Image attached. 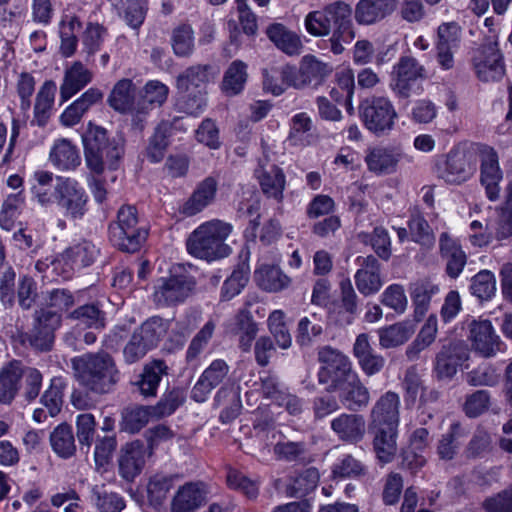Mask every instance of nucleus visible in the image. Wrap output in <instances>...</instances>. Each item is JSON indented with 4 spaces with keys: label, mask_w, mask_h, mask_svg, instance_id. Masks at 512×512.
Here are the masks:
<instances>
[{
    "label": "nucleus",
    "mask_w": 512,
    "mask_h": 512,
    "mask_svg": "<svg viewBox=\"0 0 512 512\" xmlns=\"http://www.w3.org/2000/svg\"><path fill=\"white\" fill-rule=\"evenodd\" d=\"M352 8L344 1L330 3L320 10L309 12L305 17L307 32L315 37L330 35V49L341 54L356 34L352 19Z\"/></svg>",
    "instance_id": "obj_1"
},
{
    "label": "nucleus",
    "mask_w": 512,
    "mask_h": 512,
    "mask_svg": "<svg viewBox=\"0 0 512 512\" xmlns=\"http://www.w3.org/2000/svg\"><path fill=\"white\" fill-rule=\"evenodd\" d=\"M82 143L85 163L91 174L101 175L106 169L116 170L124 155V141L92 122L82 134Z\"/></svg>",
    "instance_id": "obj_2"
},
{
    "label": "nucleus",
    "mask_w": 512,
    "mask_h": 512,
    "mask_svg": "<svg viewBox=\"0 0 512 512\" xmlns=\"http://www.w3.org/2000/svg\"><path fill=\"white\" fill-rule=\"evenodd\" d=\"M74 376L88 391L107 394L120 379L119 370L106 352L87 353L71 360Z\"/></svg>",
    "instance_id": "obj_3"
},
{
    "label": "nucleus",
    "mask_w": 512,
    "mask_h": 512,
    "mask_svg": "<svg viewBox=\"0 0 512 512\" xmlns=\"http://www.w3.org/2000/svg\"><path fill=\"white\" fill-rule=\"evenodd\" d=\"M109 241L118 250L135 253L140 250L147 239L148 230L139 225L138 210L134 205H122L116 220L108 226Z\"/></svg>",
    "instance_id": "obj_4"
},
{
    "label": "nucleus",
    "mask_w": 512,
    "mask_h": 512,
    "mask_svg": "<svg viewBox=\"0 0 512 512\" xmlns=\"http://www.w3.org/2000/svg\"><path fill=\"white\" fill-rule=\"evenodd\" d=\"M170 328V321L151 316L136 327L123 348L125 363L134 364L158 347Z\"/></svg>",
    "instance_id": "obj_5"
},
{
    "label": "nucleus",
    "mask_w": 512,
    "mask_h": 512,
    "mask_svg": "<svg viewBox=\"0 0 512 512\" xmlns=\"http://www.w3.org/2000/svg\"><path fill=\"white\" fill-rule=\"evenodd\" d=\"M186 247L189 254L206 261L224 256V223L212 220L201 224L188 237Z\"/></svg>",
    "instance_id": "obj_6"
},
{
    "label": "nucleus",
    "mask_w": 512,
    "mask_h": 512,
    "mask_svg": "<svg viewBox=\"0 0 512 512\" xmlns=\"http://www.w3.org/2000/svg\"><path fill=\"white\" fill-rule=\"evenodd\" d=\"M424 67L411 56H402L393 66L389 87L398 99H408L423 91Z\"/></svg>",
    "instance_id": "obj_7"
},
{
    "label": "nucleus",
    "mask_w": 512,
    "mask_h": 512,
    "mask_svg": "<svg viewBox=\"0 0 512 512\" xmlns=\"http://www.w3.org/2000/svg\"><path fill=\"white\" fill-rule=\"evenodd\" d=\"M359 111L365 127L377 136L389 134L398 117L392 102L384 96L365 99L360 104Z\"/></svg>",
    "instance_id": "obj_8"
},
{
    "label": "nucleus",
    "mask_w": 512,
    "mask_h": 512,
    "mask_svg": "<svg viewBox=\"0 0 512 512\" xmlns=\"http://www.w3.org/2000/svg\"><path fill=\"white\" fill-rule=\"evenodd\" d=\"M100 250L94 243L83 240L65 249L52 260V269L62 279L72 277L75 270L92 265L98 258Z\"/></svg>",
    "instance_id": "obj_9"
},
{
    "label": "nucleus",
    "mask_w": 512,
    "mask_h": 512,
    "mask_svg": "<svg viewBox=\"0 0 512 512\" xmlns=\"http://www.w3.org/2000/svg\"><path fill=\"white\" fill-rule=\"evenodd\" d=\"M476 171L474 154L470 151L452 149L435 163V173L447 184H461Z\"/></svg>",
    "instance_id": "obj_10"
},
{
    "label": "nucleus",
    "mask_w": 512,
    "mask_h": 512,
    "mask_svg": "<svg viewBox=\"0 0 512 512\" xmlns=\"http://www.w3.org/2000/svg\"><path fill=\"white\" fill-rule=\"evenodd\" d=\"M332 72V65L318 60L313 55H306L299 69L287 66L283 68L281 76L289 86L300 89L306 86L318 87Z\"/></svg>",
    "instance_id": "obj_11"
},
{
    "label": "nucleus",
    "mask_w": 512,
    "mask_h": 512,
    "mask_svg": "<svg viewBox=\"0 0 512 512\" xmlns=\"http://www.w3.org/2000/svg\"><path fill=\"white\" fill-rule=\"evenodd\" d=\"M56 203L67 218L82 219L87 212L88 195L81 184L69 177H56Z\"/></svg>",
    "instance_id": "obj_12"
},
{
    "label": "nucleus",
    "mask_w": 512,
    "mask_h": 512,
    "mask_svg": "<svg viewBox=\"0 0 512 512\" xmlns=\"http://www.w3.org/2000/svg\"><path fill=\"white\" fill-rule=\"evenodd\" d=\"M318 359L322 364L318 372L320 384L331 383L333 389L342 385L344 381L356 376L351 368L347 356L329 346L323 347L318 353Z\"/></svg>",
    "instance_id": "obj_13"
},
{
    "label": "nucleus",
    "mask_w": 512,
    "mask_h": 512,
    "mask_svg": "<svg viewBox=\"0 0 512 512\" xmlns=\"http://www.w3.org/2000/svg\"><path fill=\"white\" fill-rule=\"evenodd\" d=\"M195 285L194 278L184 274L162 277L154 286V302L158 306L182 303L191 295Z\"/></svg>",
    "instance_id": "obj_14"
},
{
    "label": "nucleus",
    "mask_w": 512,
    "mask_h": 512,
    "mask_svg": "<svg viewBox=\"0 0 512 512\" xmlns=\"http://www.w3.org/2000/svg\"><path fill=\"white\" fill-rule=\"evenodd\" d=\"M61 325V315L50 309L36 311L32 329L23 336V342L39 351H49L54 342V333Z\"/></svg>",
    "instance_id": "obj_15"
},
{
    "label": "nucleus",
    "mask_w": 512,
    "mask_h": 512,
    "mask_svg": "<svg viewBox=\"0 0 512 512\" xmlns=\"http://www.w3.org/2000/svg\"><path fill=\"white\" fill-rule=\"evenodd\" d=\"M473 66L477 77L483 82H495L503 78L505 66L496 41L489 40L475 51Z\"/></svg>",
    "instance_id": "obj_16"
},
{
    "label": "nucleus",
    "mask_w": 512,
    "mask_h": 512,
    "mask_svg": "<svg viewBox=\"0 0 512 512\" xmlns=\"http://www.w3.org/2000/svg\"><path fill=\"white\" fill-rule=\"evenodd\" d=\"M168 95V86L158 80H150L143 86L139 97L136 99L135 130H144L150 112L156 107H161L166 102Z\"/></svg>",
    "instance_id": "obj_17"
},
{
    "label": "nucleus",
    "mask_w": 512,
    "mask_h": 512,
    "mask_svg": "<svg viewBox=\"0 0 512 512\" xmlns=\"http://www.w3.org/2000/svg\"><path fill=\"white\" fill-rule=\"evenodd\" d=\"M476 153L479 155L481 162V184L485 187L487 197L491 201H495L499 198V182L503 177L499 166L498 154L494 148L485 144H477Z\"/></svg>",
    "instance_id": "obj_18"
},
{
    "label": "nucleus",
    "mask_w": 512,
    "mask_h": 512,
    "mask_svg": "<svg viewBox=\"0 0 512 512\" xmlns=\"http://www.w3.org/2000/svg\"><path fill=\"white\" fill-rule=\"evenodd\" d=\"M468 327L472 347L482 356L491 357L502 350L503 343L489 320H472Z\"/></svg>",
    "instance_id": "obj_19"
},
{
    "label": "nucleus",
    "mask_w": 512,
    "mask_h": 512,
    "mask_svg": "<svg viewBox=\"0 0 512 512\" xmlns=\"http://www.w3.org/2000/svg\"><path fill=\"white\" fill-rule=\"evenodd\" d=\"M469 356L467 346L461 341L443 345L435 358V372L439 379H451Z\"/></svg>",
    "instance_id": "obj_20"
},
{
    "label": "nucleus",
    "mask_w": 512,
    "mask_h": 512,
    "mask_svg": "<svg viewBox=\"0 0 512 512\" xmlns=\"http://www.w3.org/2000/svg\"><path fill=\"white\" fill-rule=\"evenodd\" d=\"M399 408V395L392 391L386 392L375 402L370 411V427H398Z\"/></svg>",
    "instance_id": "obj_21"
},
{
    "label": "nucleus",
    "mask_w": 512,
    "mask_h": 512,
    "mask_svg": "<svg viewBox=\"0 0 512 512\" xmlns=\"http://www.w3.org/2000/svg\"><path fill=\"white\" fill-rule=\"evenodd\" d=\"M147 448L140 440L127 443L118 459L119 475L126 481H133L143 470Z\"/></svg>",
    "instance_id": "obj_22"
},
{
    "label": "nucleus",
    "mask_w": 512,
    "mask_h": 512,
    "mask_svg": "<svg viewBox=\"0 0 512 512\" xmlns=\"http://www.w3.org/2000/svg\"><path fill=\"white\" fill-rule=\"evenodd\" d=\"M331 430L344 442L356 444L363 440L366 433V421L357 412L341 413L331 421Z\"/></svg>",
    "instance_id": "obj_23"
},
{
    "label": "nucleus",
    "mask_w": 512,
    "mask_h": 512,
    "mask_svg": "<svg viewBox=\"0 0 512 512\" xmlns=\"http://www.w3.org/2000/svg\"><path fill=\"white\" fill-rule=\"evenodd\" d=\"M360 268L355 273L354 279L358 291L364 296L376 294L382 287L380 276V263L373 256L358 257Z\"/></svg>",
    "instance_id": "obj_24"
},
{
    "label": "nucleus",
    "mask_w": 512,
    "mask_h": 512,
    "mask_svg": "<svg viewBox=\"0 0 512 512\" xmlns=\"http://www.w3.org/2000/svg\"><path fill=\"white\" fill-rule=\"evenodd\" d=\"M217 187L218 182L214 177H206L197 185L191 196L180 206V214L185 217H192L202 212L213 202Z\"/></svg>",
    "instance_id": "obj_25"
},
{
    "label": "nucleus",
    "mask_w": 512,
    "mask_h": 512,
    "mask_svg": "<svg viewBox=\"0 0 512 512\" xmlns=\"http://www.w3.org/2000/svg\"><path fill=\"white\" fill-rule=\"evenodd\" d=\"M206 495L203 483H185L172 499L171 512H194L206 502Z\"/></svg>",
    "instance_id": "obj_26"
},
{
    "label": "nucleus",
    "mask_w": 512,
    "mask_h": 512,
    "mask_svg": "<svg viewBox=\"0 0 512 512\" xmlns=\"http://www.w3.org/2000/svg\"><path fill=\"white\" fill-rule=\"evenodd\" d=\"M335 390L338 391L340 402L351 412L363 410L370 402L369 390L357 376L344 381Z\"/></svg>",
    "instance_id": "obj_27"
},
{
    "label": "nucleus",
    "mask_w": 512,
    "mask_h": 512,
    "mask_svg": "<svg viewBox=\"0 0 512 512\" xmlns=\"http://www.w3.org/2000/svg\"><path fill=\"white\" fill-rule=\"evenodd\" d=\"M135 84L131 79H121L113 87L107 102L109 106L120 113L131 114V124L134 128V119L136 118L135 107Z\"/></svg>",
    "instance_id": "obj_28"
},
{
    "label": "nucleus",
    "mask_w": 512,
    "mask_h": 512,
    "mask_svg": "<svg viewBox=\"0 0 512 512\" xmlns=\"http://www.w3.org/2000/svg\"><path fill=\"white\" fill-rule=\"evenodd\" d=\"M439 249L442 258L446 260L447 275L453 279L457 278L467 262V256L461 245L447 232H443L439 238Z\"/></svg>",
    "instance_id": "obj_29"
},
{
    "label": "nucleus",
    "mask_w": 512,
    "mask_h": 512,
    "mask_svg": "<svg viewBox=\"0 0 512 512\" xmlns=\"http://www.w3.org/2000/svg\"><path fill=\"white\" fill-rule=\"evenodd\" d=\"M23 372V363L19 360H11L0 368L1 404H10L15 399L20 389Z\"/></svg>",
    "instance_id": "obj_30"
},
{
    "label": "nucleus",
    "mask_w": 512,
    "mask_h": 512,
    "mask_svg": "<svg viewBox=\"0 0 512 512\" xmlns=\"http://www.w3.org/2000/svg\"><path fill=\"white\" fill-rule=\"evenodd\" d=\"M93 79V73L80 61L74 62L65 70L60 86V98L65 102L87 86Z\"/></svg>",
    "instance_id": "obj_31"
},
{
    "label": "nucleus",
    "mask_w": 512,
    "mask_h": 512,
    "mask_svg": "<svg viewBox=\"0 0 512 512\" xmlns=\"http://www.w3.org/2000/svg\"><path fill=\"white\" fill-rule=\"evenodd\" d=\"M262 193L278 204L283 202V192L286 187V177L283 170L272 165L269 169L260 168L255 170Z\"/></svg>",
    "instance_id": "obj_32"
},
{
    "label": "nucleus",
    "mask_w": 512,
    "mask_h": 512,
    "mask_svg": "<svg viewBox=\"0 0 512 512\" xmlns=\"http://www.w3.org/2000/svg\"><path fill=\"white\" fill-rule=\"evenodd\" d=\"M353 352L360 367L368 376L379 373L385 365L384 357L374 351L369 343V337L365 333L357 336Z\"/></svg>",
    "instance_id": "obj_33"
},
{
    "label": "nucleus",
    "mask_w": 512,
    "mask_h": 512,
    "mask_svg": "<svg viewBox=\"0 0 512 512\" xmlns=\"http://www.w3.org/2000/svg\"><path fill=\"white\" fill-rule=\"evenodd\" d=\"M398 0H360L356 5L355 19L359 24H373L396 8Z\"/></svg>",
    "instance_id": "obj_34"
},
{
    "label": "nucleus",
    "mask_w": 512,
    "mask_h": 512,
    "mask_svg": "<svg viewBox=\"0 0 512 512\" xmlns=\"http://www.w3.org/2000/svg\"><path fill=\"white\" fill-rule=\"evenodd\" d=\"M169 367L162 359H153L147 362L142 369L140 379L136 382L141 395L154 397L164 375L168 374Z\"/></svg>",
    "instance_id": "obj_35"
},
{
    "label": "nucleus",
    "mask_w": 512,
    "mask_h": 512,
    "mask_svg": "<svg viewBox=\"0 0 512 512\" xmlns=\"http://www.w3.org/2000/svg\"><path fill=\"white\" fill-rule=\"evenodd\" d=\"M375 435L373 450L377 459L383 463H390L397 453L398 427H370Z\"/></svg>",
    "instance_id": "obj_36"
},
{
    "label": "nucleus",
    "mask_w": 512,
    "mask_h": 512,
    "mask_svg": "<svg viewBox=\"0 0 512 512\" xmlns=\"http://www.w3.org/2000/svg\"><path fill=\"white\" fill-rule=\"evenodd\" d=\"M49 160L60 171L75 170L81 164L78 148L67 139L55 141L49 154Z\"/></svg>",
    "instance_id": "obj_37"
},
{
    "label": "nucleus",
    "mask_w": 512,
    "mask_h": 512,
    "mask_svg": "<svg viewBox=\"0 0 512 512\" xmlns=\"http://www.w3.org/2000/svg\"><path fill=\"white\" fill-rule=\"evenodd\" d=\"M267 37L287 55H299L303 48L300 37L281 23H274L266 29Z\"/></svg>",
    "instance_id": "obj_38"
},
{
    "label": "nucleus",
    "mask_w": 512,
    "mask_h": 512,
    "mask_svg": "<svg viewBox=\"0 0 512 512\" xmlns=\"http://www.w3.org/2000/svg\"><path fill=\"white\" fill-rule=\"evenodd\" d=\"M176 120L177 118H174L173 122L163 120L155 127L146 148V156L150 162L159 163L163 160L170 143L171 129Z\"/></svg>",
    "instance_id": "obj_39"
},
{
    "label": "nucleus",
    "mask_w": 512,
    "mask_h": 512,
    "mask_svg": "<svg viewBox=\"0 0 512 512\" xmlns=\"http://www.w3.org/2000/svg\"><path fill=\"white\" fill-rule=\"evenodd\" d=\"M416 325L413 321H402L379 329V344L382 348L398 347L407 342L415 333Z\"/></svg>",
    "instance_id": "obj_40"
},
{
    "label": "nucleus",
    "mask_w": 512,
    "mask_h": 512,
    "mask_svg": "<svg viewBox=\"0 0 512 512\" xmlns=\"http://www.w3.org/2000/svg\"><path fill=\"white\" fill-rule=\"evenodd\" d=\"M110 4L133 29L143 24L148 11V0H110Z\"/></svg>",
    "instance_id": "obj_41"
},
{
    "label": "nucleus",
    "mask_w": 512,
    "mask_h": 512,
    "mask_svg": "<svg viewBox=\"0 0 512 512\" xmlns=\"http://www.w3.org/2000/svg\"><path fill=\"white\" fill-rule=\"evenodd\" d=\"M438 292V285L430 280H420L411 285L410 293L414 305V317L417 322L421 321L425 316L429 309L432 296Z\"/></svg>",
    "instance_id": "obj_42"
},
{
    "label": "nucleus",
    "mask_w": 512,
    "mask_h": 512,
    "mask_svg": "<svg viewBox=\"0 0 512 512\" xmlns=\"http://www.w3.org/2000/svg\"><path fill=\"white\" fill-rule=\"evenodd\" d=\"M210 69L209 65H195L185 69L176 79L178 92L206 90Z\"/></svg>",
    "instance_id": "obj_43"
},
{
    "label": "nucleus",
    "mask_w": 512,
    "mask_h": 512,
    "mask_svg": "<svg viewBox=\"0 0 512 512\" xmlns=\"http://www.w3.org/2000/svg\"><path fill=\"white\" fill-rule=\"evenodd\" d=\"M90 492L92 504L97 512H122L126 507L125 499L104 484L94 485Z\"/></svg>",
    "instance_id": "obj_44"
},
{
    "label": "nucleus",
    "mask_w": 512,
    "mask_h": 512,
    "mask_svg": "<svg viewBox=\"0 0 512 512\" xmlns=\"http://www.w3.org/2000/svg\"><path fill=\"white\" fill-rule=\"evenodd\" d=\"M56 90V83L52 80H47L38 91L34 106V121L38 126H45L47 124L54 104Z\"/></svg>",
    "instance_id": "obj_45"
},
{
    "label": "nucleus",
    "mask_w": 512,
    "mask_h": 512,
    "mask_svg": "<svg viewBox=\"0 0 512 512\" xmlns=\"http://www.w3.org/2000/svg\"><path fill=\"white\" fill-rule=\"evenodd\" d=\"M255 280L259 287L268 292L281 291L290 284V278L280 268L272 265H262L257 269Z\"/></svg>",
    "instance_id": "obj_46"
},
{
    "label": "nucleus",
    "mask_w": 512,
    "mask_h": 512,
    "mask_svg": "<svg viewBox=\"0 0 512 512\" xmlns=\"http://www.w3.org/2000/svg\"><path fill=\"white\" fill-rule=\"evenodd\" d=\"M53 451L61 458L67 459L76 452V444L72 427L67 423L59 424L50 434Z\"/></svg>",
    "instance_id": "obj_47"
},
{
    "label": "nucleus",
    "mask_w": 512,
    "mask_h": 512,
    "mask_svg": "<svg viewBox=\"0 0 512 512\" xmlns=\"http://www.w3.org/2000/svg\"><path fill=\"white\" fill-rule=\"evenodd\" d=\"M365 161L371 172L376 174H390L395 171L399 159L391 150L376 147L369 151L365 157Z\"/></svg>",
    "instance_id": "obj_48"
},
{
    "label": "nucleus",
    "mask_w": 512,
    "mask_h": 512,
    "mask_svg": "<svg viewBox=\"0 0 512 512\" xmlns=\"http://www.w3.org/2000/svg\"><path fill=\"white\" fill-rule=\"evenodd\" d=\"M319 472L310 467L303 470L286 487V495L294 498H302L312 492L318 484Z\"/></svg>",
    "instance_id": "obj_49"
},
{
    "label": "nucleus",
    "mask_w": 512,
    "mask_h": 512,
    "mask_svg": "<svg viewBox=\"0 0 512 512\" xmlns=\"http://www.w3.org/2000/svg\"><path fill=\"white\" fill-rule=\"evenodd\" d=\"M206 90L178 92L175 109L188 116L197 117L202 114L207 106Z\"/></svg>",
    "instance_id": "obj_50"
},
{
    "label": "nucleus",
    "mask_w": 512,
    "mask_h": 512,
    "mask_svg": "<svg viewBox=\"0 0 512 512\" xmlns=\"http://www.w3.org/2000/svg\"><path fill=\"white\" fill-rule=\"evenodd\" d=\"M177 475L156 473L150 477L147 484V494L150 503L160 505L166 499L168 493L175 485Z\"/></svg>",
    "instance_id": "obj_51"
},
{
    "label": "nucleus",
    "mask_w": 512,
    "mask_h": 512,
    "mask_svg": "<svg viewBox=\"0 0 512 512\" xmlns=\"http://www.w3.org/2000/svg\"><path fill=\"white\" fill-rule=\"evenodd\" d=\"M105 316V312L97 303H90L76 308L68 315V318L77 321L79 325L101 329L105 326Z\"/></svg>",
    "instance_id": "obj_52"
},
{
    "label": "nucleus",
    "mask_w": 512,
    "mask_h": 512,
    "mask_svg": "<svg viewBox=\"0 0 512 512\" xmlns=\"http://www.w3.org/2000/svg\"><path fill=\"white\" fill-rule=\"evenodd\" d=\"M186 400V393L180 387H173L171 390L166 391L158 403L151 406V413L153 417L163 418L173 414Z\"/></svg>",
    "instance_id": "obj_53"
},
{
    "label": "nucleus",
    "mask_w": 512,
    "mask_h": 512,
    "mask_svg": "<svg viewBox=\"0 0 512 512\" xmlns=\"http://www.w3.org/2000/svg\"><path fill=\"white\" fill-rule=\"evenodd\" d=\"M81 30V22L76 16L66 15L60 23L61 52L65 57L74 54L77 48V33Z\"/></svg>",
    "instance_id": "obj_54"
},
{
    "label": "nucleus",
    "mask_w": 512,
    "mask_h": 512,
    "mask_svg": "<svg viewBox=\"0 0 512 512\" xmlns=\"http://www.w3.org/2000/svg\"><path fill=\"white\" fill-rule=\"evenodd\" d=\"M467 435L459 422L452 423L449 430L442 435L438 444V455L441 459L451 460L457 454L460 441Z\"/></svg>",
    "instance_id": "obj_55"
},
{
    "label": "nucleus",
    "mask_w": 512,
    "mask_h": 512,
    "mask_svg": "<svg viewBox=\"0 0 512 512\" xmlns=\"http://www.w3.org/2000/svg\"><path fill=\"white\" fill-rule=\"evenodd\" d=\"M150 416H152L150 407L136 406L126 408L122 412L120 429L130 434L138 433L146 426Z\"/></svg>",
    "instance_id": "obj_56"
},
{
    "label": "nucleus",
    "mask_w": 512,
    "mask_h": 512,
    "mask_svg": "<svg viewBox=\"0 0 512 512\" xmlns=\"http://www.w3.org/2000/svg\"><path fill=\"white\" fill-rule=\"evenodd\" d=\"M323 333V322L316 313L303 317L297 328L296 339L301 346H309Z\"/></svg>",
    "instance_id": "obj_57"
},
{
    "label": "nucleus",
    "mask_w": 512,
    "mask_h": 512,
    "mask_svg": "<svg viewBox=\"0 0 512 512\" xmlns=\"http://www.w3.org/2000/svg\"><path fill=\"white\" fill-rule=\"evenodd\" d=\"M471 294L481 301L490 300L496 292L495 275L490 270H481L471 279Z\"/></svg>",
    "instance_id": "obj_58"
},
{
    "label": "nucleus",
    "mask_w": 512,
    "mask_h": 512,
    "mask_svg": "<svg viewBox=\"0 0 512 512\" xmlns=\"http://www.w3.org/2000/svg\"><path fill=\"white\" fill-rule=\"evenodd\" d=\"M248 79L247 65L241 60L233 61L226 69V96L240 94Z\"/></svg>",
    "instance_id": "obj_59"
},
{
    "label": "nucleus",
    "mask_w": 512,
    "mask_h": 512,
    "mask_svg": "<svg viewBox=\"0 0 512 512\" xmlns=\"http://www.w3.org/2000/svg\"><path fill=\"white\" fill-rule=\"evenodd\" d=\"M36 184L32 191L37 201L45 206L56 202V183L53 184V173L40 171L35 173Z\"/></svg>",
    "instance_id": "obj_60"
},
{
    "label": "nucleus",
    "mask_w": 512,
    "mask_h": 512,
    "mask_svg": "<svg viewBox=\"0 0 512 512\" xmlns=\"http://www.w3.org/2000/svg\"><path fill=\"white\" fill-rule=\"evenodd\" d=\"M236 327L237 333H240L239 346L242 351L248 352L258 332L257 323L250 312L242 310L236 316Z\"/></svg>",
    "instance_id": "obj_61"
},
{
    "label": "nucleus",
    "mask_w": 512,
    "mask_h": 512,
    "mask_svg": "<svg viewBox=\"0 0 512 512\" xmlns=\"http://www.w3.org/2000/svg\"><path fill=\"white\" fill-rule=\"evenodd\" d=\"M96 431L95 417L90 413L79 414L76 418V435L80 450L88 453Z\"/></svg>",
    "instance_id": "obj_62"
},
{
    "label": "nucleus",
    "mask_w": 512,
    "mask_h": 512,
    "mask_svg": "<svg viewBox=\"0 0 512 512\" xmlns=\"http://www.w3.org/2000/svg\"><path fill=\"white\" fill-rule=\"evenodd\" d=\"M332 473L340 478H358L367 474V468L354 456L347 454L334 464Z\"/></svg>",
    "instance_id": "obj_63"
},
{
    "label": "nucleus",
    "mask_w": 512,
    "mask_h": 512,
    "mask_svg": "<svg viewBox=\"0 0 512 512\" xmlns=\"http://www.w3.org/2000/svg\"><path fill=\"white\" fill-rule=\"evenodd\" d=\"M172 48L180 57L189 56L194 49L193 30L190 25L183 24L175 28L172 34Z\"/></svg>",
    "instance_id": "obj_64"
}]
</instances>
